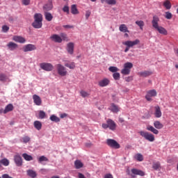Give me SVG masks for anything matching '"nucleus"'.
I'll use <instances>...</instances> for the list:
<instances>
[{"mask_svg":"<svg viewBox=\"0 0 178 178\" xmlns=\"http://www.w3.org/2000/svg\"><path fill=\"white\" fill-rule=\"evenodd\" d=\"M163 6L165 8V9L169 10L170 8H172V3H170V1L166 0L163 2Z\"/></svg>","mask_w":178,"mask_h":178,"instance_id":"c9c22d12","label":"nucleus"},{"mask_svg":"<svg viewBox=\"0 0 178 178\" xmlns=\"http://www.w3.org/2000/svg\"><path fill=\"white\" fill-rule=\"evenodd\" d=\"M155 112H161V108L159 106H155Z\"/></svg>","mask_w":178,"mask_h":178,"instance_id":"680f3d73","label":"nucleus"},{"mask_svg":"<svg viewBox=\"0 0 178 178\" xmlns=\"http://www.w3.org/2000/svg\"><path fill=\"white\" fill-rule=\"evenodd\" d=\"M71 13H72V15H79V10H77L76 4H73L71 6Z\"/></svg>","mask_w":178,"mask_h":178,"instance_id":"7c9ffc66","label":"nucleus"},{"mask_svg":"<svg viewBox=\"0 0 178 178\" xmlns=\"http://www.w3.org/2000/svg\"><path fill=\"white\" fill-rule=\"evenodd\" d=\"M157 92L155 89L148 90L147 92V95H145V98L149 102H151L152 101V97H156Z\"/></svg>","mask_w":178,"mask_h":178,"instance_id":"1a4fd4ad","label":"nucleus"},{"mask_svg":"<svg viewBox=\"0 0 178 178\" xmlns=\"http://www.w3.org/2000/svg\"><path fill=\"white\" fill-rule=\"evenodd\" d=\"M122 44L127 47L124 49V52H129L130 48H133V47H135V45H138V44H140V40L136 39L134 41L127 40L122 42Z\"/></svg>","mask_w":178,"mask_h":178,"instance_id":"7ed1b4c3","label":"nucleus"},{"mask_svg":"<svg viewBox=\"0 0 178 178\" xmlns=\"http://www.w3.org/2000/svg\"><path fill=\"white\" fill-rule=\"evenodd\" d=\"M102 127L103 129H109L110 130H112V131H115V130H116L117 125H116V122H115V121H113L111 119H108L106 121V124L103 123L102 124Z\"/></svg>","mask_w":178,"mask_h":178,"instance_id":"39448f33","label":"nucleus"},{"mask_svg":"<svg viewBox=\"0 0 178 178\" xmlns=\"http://www.w3.org/2000/svg\"><path fill=\"white\" fill-rule=\"evenodd\" d=\"M14 161L17 166H22V165H23V160L22 159V156L19 154H16L14 156Z\"/></svg>","mask_w":178,"mask_h":178,"instance_id":"2eb2a0df","label":"nucleus"},{"mask_svg":"<svg viewBox=\"0 0 178 178\" xmlns=\"http://www.w3.org/2000/svg\"><path fill=\"white\" fill-rule=\"evenodd\" d=\"M39 163H42V162H48L49 161L48 158L45 157V156H41L38 159Z\"/></svg>","mask_w":178,"mask_h":178,"instance_id":"58836bf2","label":"nucleus"},{"mask_svg":"<svg viewBox=\"0 0 178 178\" xmlns=\"http://www.w3.org/2000/svg\"><path fill=\"white\" fill-rule=\"evenodd\" d=\"M44 17L47 22H51L54 19V16L50 13L44 11Z\"/></svg>","mask_w":178,"mask_h":178,"instance_id":"a878e982","label":"nucleus"},{"mask_svg":"<svg viewBox=\"0 0 178 178\" xmlns=\"http://www.w3.org/2000/svg\"><path fill=\"white\" fill-rule=\"evenodd\" d=\"M79 178H86V177L84 176V175L79 172Z\"/></svg>","mask_w":178,"mask_h":178,"instance_id":"e2e57ef3","label":"nucleus"},{"mask_svg":"<svg viewBox=\"0 0 178 178\" xmlns=\"http://www.w3.org/2000/svg\"><path fill=\"white\" fill-rule=\"evenodd\" d=\"M60 37L62 39V41H67V35H66V33H61Z\"/></svg>","mask_w":178,"mask_h":178,"instance_id":"a18cd8bd","label":"nucleus"},{"mask_svg":"<svg viewBox=\"0 0 178 178\" xmlns=\"http://www.w3.org/2000/svg\"><path fill=\"white\" fill-rule=\"evenodd\" d=\"M2 31L3 33H8V31H9V26L6 25H3L2 26Z\"/></svg>","mask_w":178,"mask_h":178,"instance_id":"8fccbe9b","label":"nucleus"},{"mask_svg":"<svg viewBox=\"0 0 178 178\" xmlns=\"http://www.w3.org/2000/svg\"><path fill=\"white\" fill-rule=\"evenodd\" d=\"M26 173L29 177L35 178L37 177V172L33 170H28Z\"/></svg>","mask_w":178,"mask_h":178,"instance_id":"cd10ccee","label":"nucleus"},{"mask_svg":"<svg viewBox=\"0 0 178 178\" xmlns=\"http://www.w3.org/2000/svg\"><path fill=\"white\" fill-rule=\"evenodd\" d=\"M56 68L59 76L65 77V76L67 75V70H66V67H65V66L62 65L61 64H57Z\"/></svg>","mask_w":178,"mask_h":178,"instance_id":"423d86ee","label":"nucleus"},{"mask_svg":"<svg viewBox=\"0 0 178 178\" xmlns=\"http://www.w3.org/2000/svg\"><path fill=\"white\" fill-rule=\"evenodd\" d=\"M32 26L34 29H41V27H42V22L34 20L32 23Z\"/></svg>","mask_w":178,"mask_h":178,"instance_id":"b1692460","label":"nucleus"},{"mask_svg":"<svg viewBox=\"0 0 178 178\" xmlns=\"http://www.w3.org/2000/svg\"><path fill=\"white\" fill-rule=\"evenodd\" d=\"M37 118H38V119H44L45 118V112H40L38 114H36Z\"/></svg>","mask_w":178,"mask_h":178,"instance_id":"79ce46f5","label":"nucleus"},{"mask_svg":"<svg viewBox=\"0 0 178 178\" xmlns=\"http://www.w3.org/2000/svg\"><path fill=\"white\" fill-rule=\"evenodd\" d=\"M7 47L10 51H15V49H17V48H19V45L13 42H8Z\"/></svg>","mask_w":178,"mask_h":178,"instance_id":"aec40b11","label":"nucleus"},{"mask_svg":"<svg viewBox=\"0 0 178 178\" xmlns=\"http://www.w3.org/2000/svg\"><path fill=\"white\" fill-rule=\"evenodd\" d=\"M13 104H9L5 108L4 112H12L13 111Z\"/></svg>","mask_w":178,"mask_h":178,"instance_id":"e433bc0d","label":"nucleus"},{"mask_svg":"<svg viewBox=\"0 0 178 178\" xmlns=\"http://www.w3.org/2000/svg\"><path fill=\"white\" fill-rule=\"evenodd\" d=\"M81 97H83V98L90 97V94L84 90L81 91Z\"/></svg>","mask_w":178,"mask_h":178,"instance_id":"de8ad7c7","label":"nucleus"},{"mask_svg":"<svg viewBox=\"0 0 178 178\" xmlns=\"http://www.w3.org/2000/svg\"><path fill=\"white\" fill-rule=\"evenodd\" d=\"M50 40L51 41H54V42H58V44H60L62 42V38L60 37L59 35L54 34L50 37Z\"/></svg>","mask_w":178,"mask_h":178,"instance_id":"a211bd4d","label":"nucleus"},{"mask_svg":"<svg viewBox=\"0 0 178 178\" xmlns=\"http://www.w3.org/2000/svg\"><path fill=\"white\" fill-rule=\"evenodd\" d=\"M0 81H2V83L8 81V76L6 74L0 73Z\"/></svg>","mask_w":178,"mask_h":178,"instance_id":"473e14b6","label":"nucleus"},{"mask_svg":"<svg viewBox=\"0 0 178 178\" xmlns=\"http://www.w3.org/2000/svg\"><path fill=\"white\" fill-rule=\"evenodd\" d=\"M67 51L70 55H73L74 52V43L73 42H69L67 44Z\"/></svg>","mask_w":178,"mask_h":178,"instance_id":"4468645a","label":"nucleus"},{"mask_svg":"<svg viewBox=\"0 0 178 178\" xmlns=\"http://www.w3.org/2000/svg\"><path fill=\"white\" fill-rule=\"evenodd\" d=\"M154 74V72L152 71H142L138 73V75L140 77H149V76H152Z\"/></svg>","mask_w":178,"mask_h":178,"instance_id":"f8f14e48","label":"nucleus"},{"mask_svg":"<svg viewBox=\"0 0 178 178\" xmlns=\"http://www.w3.org/2000/svg\"><path fill=\"white\" fill-rule=\"evenodd\" d=\"M125 81H127V83H130V81H133V76L126 77Z\"/></svg>","mask_w":178,"mask_h":178,"instance_id":"4d7b16f0","label":"nucleus"},{"mask_svg":"<svg viewBox=\"0 0 178 178\" xmlns=\"http://www.w3.org/2000/svg\"><path fill=\"white\" fill-rule=\"evenodd\" d=\"M139 134L141 137H143L145 140H147V141H149L150 143L155 141V136L148 131H139Z\"/></svg>","mask_w":178,"mask_h":178,"instance_id":"20e7f679","label":"nucleus"},{"mask_svg":"<svg viewBox=\"0 0 178 178\" xmlns=\"http://www.w3.org/2000/svg\"><path fill=\"white\" fill-rule=\"evenodd\" d=\"M40 66L42 70H45L46 72H51V70H54V65L49 63H42Z\"/></svg>","mask_w":178,"mask_h":178,"instance_id":"9d476101","label":"nucleus"},{"mask_svg":"<svg viewBox=\"0 0 178 178\" xmlns=\"http://www.w3.org/2000/svg\"><path fill=\"white\" fill-rule=\"evenodd\" d=\"M133 67V63H126L124 64V69L121 70L122 74H130V69Z\"/></svg>","mask_w":178,"mask_h":178,"instance_id":"6e6552de","label":"nucleus"},{"mask_svg":"<svg viewBox=\"0 0 178 178\" xmlns=\"http://www.w3.org/2000/svg\"><path fill=\"white\" fill-rule=\"evenodd\" d=\"M90 16H91V11L87 10L86 12V20H88V17H90Z\"/></svg>","mask_w":178,"mask_h":178,"instance_id":"5fc2aeb1","label":"nucleus"},{"mask_svg":"<svg viewBox=\"0 0 178 178\" xmlns=\"http://www.w3.org/2000/svg\"><path fill=\"white\" fill-rule=\"evenodd\" d=\"M65 67H68V69L73 70L76 67V63H74V62L67 61L65 63Z\"/></svg>","mask_w":178,"mask_h":178,"instance_id":"4be33fe9","label":"nucleus"},{"mask_svg":"<svg viewBox=\"0 0 178 178\" xmlns=\"http://www.w3.org/2000/svg\"><path fill=\"white\" fill-rule=\"evenodd\" d=\"M23 5H25V6H27L30 5V0H22Z\"/></svg>","mask_w":178,"mask_h":178,"instance_id":"6e6d98bb","label":"nucleus"},{"mask_svg":"<svg viewBox=\"0 0 178 178\" xmlns=\"http://www.w3.org/2000/svg\"><path fill=\"white\" fill-rule=\"evenodd\" d=\"M110 83L111 81L108 79L104 78L99 81L98 86H99V87H106V86H109Z\"/></svg>","mask_w":178,"mask_h":178,"instance_id":"ddd939ff","label":"nucleus"},{"mask_svg":"<svg viewBox=\"0 0 178 178\" xmlns=\"http://www.w3.org/2000/svg\"><path fill=\"white\" fill-rule=\"evenodd\" d=\"M24 52H30L31 51H35L37 49V47L33 44H28L22 48Z\"/></svg>","mask_w":178,"mask_h":178,"instance_id":"9b49d317","label":"nucleus"},{"mask_svg":"<svg viewBox=\"0 0 178 178\" xmlns=\"http://www.w3.org/2000/svg\"><path fill=\"white\" fill-rule=\"evenodd\" d=\"M31 138L29 136H26L22 138V143H24L25 144H27L30 141Z\"/></svg>","mask_w":178,"mask_h":178,"instance_id":"49530a36","label":"nucleus"},{"mask_svg":"<svg viewBox=\"0 0 178 178\" xmlns=\"http://www.w3.org/2000/svg\"><path fill=\"white\" fill-rule=\"evenodd\" d=\"M131 173H133V175H136L138 176H145V173H144V171L141 170H137L136 168H133L131 170Z\"/></svg>","mask_w":178,"mask_h":178,"instance_id":"412c9836","label":"nucleus"},{"mask_svg":"<svg viewBox=\"0 0 178 178\" xmlns=\"http://www.w3.org/2000/svg\"><path fill=\"white\" fill-rule=\"evenodd\" d=\"M154 116H155L156 118H161L162 116V113L161 112H154Z\"/></svg>","mask_w":178,"mask_h":178,"instance_id":"864d4df0","label":"nucleus"},{"mask_svg":"<svg viewBox=\"0 0 178 178\" xmlns=\"http://www.w3.org/2000/svg\"><path fill=\"white\" fill-rule=\"evenodd\" d=\"M33 126L36 130H41L42 128V124L40 121H35L33 122Z\"/></svg>","mask_w":178,"mask_h":178,"instance_id":"c756f323","label":"nucleus"},{"mask_svg":"<svg viewBox=\"0 0 178 178\" xmlns=\"http://www.w3.org/2000/svg\"><path fill=\"white\" fill-rule=\"evenodd\" d=\"M101 2H102V3H104V2H106V0H101Z\"/></svg>","mask_w":178,"mask_h":178,"instance_id":"69168bd1","label":"nucleus"},{"mask_svg":"<svg viewBox=\"0 0 178 178\" xmlns=\"http://www.w3.org/2000/svg\"><path fill=\"white\" fill-rule=\"evenodd\" d=\"M33 19L36 22H42V14H41V13H35L34 15Z\"/></svg>","mask_w":178,"mask_h":178,"instance_id":"393cba45","label":"nucleus"},{"mask_svg":"<svg viewBox=\"0 0 178 178\" xmlns=\"http://www.w3.org/2000/svg\"><path fill=\"white\" fill-rule=\"evenodd\" d=\"M33 99L34 104H35L38 106H40L41 104H42V100H41V97L37 95H33Z\"/></svg>","mask_w":178,"mask_h":178,"instance_id":"f3484780","label":"nucleus"},{"mask_svg":"<svg viewBox=\"0 0 178 178\" xmlns=\"http://www.w3.org/2000/svg\"><path fill=\"white\" fill-rule=\"evenodd\" d=\"M1 161V165H3V166H9V160L7 159H3Z\"/></svg>","mask_w":178,"mask_h":178,"instance_id":"37998d69","label":"nucleus"},{"mask_svg":"<svg viewBox=\"0 0 178 178\" xmlns=\"http://www.w3.org/2000/svg\"><path fill=\"white\" fill-rule=\"evenodd\" d=\"M22 156L24 158V159H25V161H33V156L31 155H29L27 153H24L22 154Z\"/></svg>","mask_w":178,"mask_h":178,"instance_id":"f704fd0d","label":"nucleus"},{"mask_svg":"<svg viewBox=\"0 0 178 178\" xmlns=\"http://www.w3.org/2000/svg\"><path fill=\"white\" fill-rule=\"evenodd\" d=\"M135 158L136 160L138 161V162H143V161H144V157L143 156V154L140 153L136 154Z\"/></svg>","mask_w":178,"mask_h":178,"instance_id":"ea45409f","label":"nucleus"},{"mask_svg":"<svg viewBox=\"0 0 178 178\" xmlns=\"http://www.w3.org/2000/svg\"><path fill=\"white\" fill-rule=\"evenodd\" d=\"M54 5L52 4V0H48V2L46 5L43 6L44 12H48L49 10H52Z\"/></svg>","mask_w":178,"mask_h":178,"instance_id":"dca6fc26","label":"nucleus"},{"mask_svg":"<svg viewBox=\"0 0 178 178\" xmlns=\"http://www.w3.org/2000/svg\"><path fill=\"white\" fill-rule=\"evenodd\" d=\"M152 168L154 170H159V169H161V163L159 161L154 162L152 164Z\"/></svg>","mask_w":178,"mask_h":178,"instance_id":"2f4dec72","label":"nucleus"},{"mask_svg":"<svg viewBox=\"0 0 178 178\" xmlns=\"http://www.w3.org/2000/svg\"><path fill=\"white\" fill-rule=\"evenodd\" d=\"M119 30L122 33H130V31L127 29V26H126V24H124L120 25Z\"/></svg>","mask_w":178,"mask_h":178,"instance_id":"5701e85b","label":"nucleus"},{"mask_svg":"<svg viewBox=\"0 0 178 178\" xmlns=\"http://www.w3.org/2000/svg\"><path fill=\"white\" fill-rule=\"evenodd\" d=\"M165 17V19L170 20V19H172V13H170V12H166Z\"/></svg>","mask_w":178,"mask_h":178,"instance_id":"3c124183","label":"nucleus"},{"mask_svg":"<svg viewBox=\"0 0 178 178\" xmlns=\"http://www.w3.org/2000/svg\"><path fill=\"white\" fill-rule=\"evenodd\" d=\"M124 37L129 38V34L128 33H124Z\"/></svg>","mask_w":178,"mask_h":178,"instance_id":"338daca9","label":"nucleus"},{"mask_svg":"<svg viewBox=\"0 0 178 178\" xmlns=\"http://www.w3.org/2000/svg\"><path fill=\"white\" fill-rule=\"evenodd\" d=\"M136 24H137V26H138V27H140V30H143L144 28V21L143 20H140V21H136Z\"/></svg>","mask_w":178,"mask_h":178,"instance_id":"4c0bfd02","label":"nucleus"},{"mask_svg":"<svg viewBox=\"0 0 178 178\" xmlns=\"http://www.w3.org/2000/svg\"><path fill=\"white\" fill-rule=\"evenodd\" d=\"M113 77L114 80H120V74L119 72H114L113 74Z\"/></svg>","mask_w":178,"mask_h":178,"instance_id":"c03bdc74","label":"nucleus"},{"mask_svg":"<svg viewBox=\"0 0 178 178\" xmlns=\"http://www.w3.org/2000/svg\"><path fill=\"white\" fill-rule=\"evenodd\" d=\"M108 5H116V0H106Z\"/></svg>","mask_w":178,"mask_h":178,"instance_id":"09e8293b","label":"nucleus"},{"mask_svg":"<svg viewBox=\"0 0 178 178\" xmlns=\"http://www.w3.org/2000/svg\"><path fill=\"white\" fill-rule=\"evenodd\" d=\"M50 120H51V122H54L55 123H58V122H60V118H58L55 115H52L50 117Z\"/></svg>","mask_w":178,"mask_h":178,"instance_id":"72a5a7b5","label":"nucleus"},{"mask_svg":"<svg viewBox=\"0 0 178 178\" xmlns=\"http://www.w3.org/2000/svg\"><path fill=\"white\" fill-rule=\"evenodd\" d=\"M74 166L76 169H81L84 166V164L80 160H76L74 161Z\"/></svg>","mask_w":178,"mask_h":178,"instance_id":"bb28decb","label":"nucleus"},{"mask_svg":"<svg viewBox=\"0 0 178 178\" xmlns=\"http://www.w3.org/2000/svg\"><path fill=\"white\" fill-rule=\"evenodd\" d=\"M154 126L155 128L151 125H148L147 127V130H148L149 131H151L154 134H159V131L158 130H161V129H163V124L161 123V122L159 121H155L154 122Z\"/></svg>","mask_w":178,"mask_h":178,"instance_id":"f03ea898","label":"nucleus"},{"mask_svg":"<svg viewBox=\"0 0 178 178\" xmlns=\"http://www.w3.org/2000/svg\"><path fill=\"white\" fill-rule=\"evenodd\" d=\"M106 144L108 147H111V148H115V149H119V148H120V145L113 139H107Z\"/></svg>","mask_w":178,"mask_h":178,"instance_id":"0eeeda50","label":"nucleus"},{"mask_svg":"<svg viewBox=\"0 0 178 178\" xmlns=\"http://www.w3.org/2000/svg\"><path fill=\"white\" fill-rule=\"evenodd\" d=\"M13 40L15 41V42H19V44H24V42H26V39L22 36L15 35Z\"/></svg>","mask_w":178,"mask_h":178,"instance_id":"6ab92c4d","label":"nucleus"},{"mask_svg":"<svg viewBox=\"0 0 178 178\" xmlns=\"http://www.w3.org/2000/svg\"><path fill=\"white\" fill-rule=\"evenodd\" d=\"M159 17L158 16H153V19L152 20V27L156 30L159 34H162L163 35H168V31L163 28V26H159Z\"/></svg>","mask_w":178,"mask_h":178,"instance_id":"f257e3e1","label":"nucleus"},{"mask_svg":"<svg viewBox=\"0 0 178 178\" xmlns=\"http://www.w3.org/2000/svg\"><path fill=\"white\" fill-rule=\"evenodd\" d=\"M51 178H59V177H58V176H54V177H52Z\"/></svg>","mask_w":178,"mask_h":178,"instance_id":"774afa93","label":"nucleus"},{"mask_svg":"<svg viewBox=\"0 0 178 178\" xmlns=\"http://www.w3.org/2000/svg\"><path fill=\"white\" fill-rule=\"evenodd\" d=\"M64 29H73V26L72 25H64L63 26Z\"/></svg>","mask_w":178,"mask_h":178,"instance_id":"052dcab7","label":"nucleus"},{"mask_svg":"<svg viewBox=\"0 0 178 178\" xmlns=\"http://www.w3.org/2000/svg\"><path fill=\"white\" fill-rule=\"evenodd\" d=\"M123 122H124V119H123V118H119V122L120 123H123Z\"/></svg>","mask_w":178,"mask_h":178,"instance_id":"0e129e2a","label":"nucleus"},{"mask_svg":"<svg viewBox=\"0 0 178 178\" xmlns=\"http://www.w3.org/2000/svg\"><path fill=\"white\" fill-rule=\"evenodd\" d=\"M108 70L112 73H116L117 72H119V68H118V67L111 66L108 68Z\"/></svg>","mask_w":178,"mask_h":178,"instance_id":"a19ab883","label":"nucleus"},{"mask_svg":"<svg viewBox=\"0 0 178 178\" xmlns=\"http://www.w3.org/2000/svg\"><path fill=\"white\" fill-rule=\"evenodd\" d=\"M104 178H113V176L111 174H106Z\"/></svg>","mask_w":178,"mask_h":178,"instance_id":"bf43d9fd","label":"nucleus"},{"mask_svg":"<svg viewBox=\"0 0 178 178\" xmlns=\"http://www.w3.org/2000/svg\"><path fill=\"white\" fill-rule=\"evenodd\" d=\"M63 11L65 13H67V15H69V7L67 6H65L63 8Z\"/></svg>","mask_w":178,"mask_h":178,"instance_id":"603ef678","label":"nucleus"},{"mask_svg":"<svg viewBox=\"0 0 178 178\" xmlns=\"http://www.w3.org/2000/svg\"><path fill=\"white\" fill-rule=\"evenodd\" d=\"M60 117L61 119H64V118H67V114L65 113H61L60 115Z\"/></svg>","mask_w":178,"mask_h":178,"instance_id":"13d9d810","label":"nucleus"},{"mask_svg":"<svg viewBox=\"0 0 178 178\" xmlns=\"http://www.w3.org/2000/svg\"><path fill=\"white\" fill-rule=\"evenodd\" d=\"M110 111H111V112H119L120 111V108L115 104H112L110 106Z\"/></svg>","mask_w":178,"mask_h":178,"instance_id":"c85d7f7f","label":"nucleus"}]
</instances>
